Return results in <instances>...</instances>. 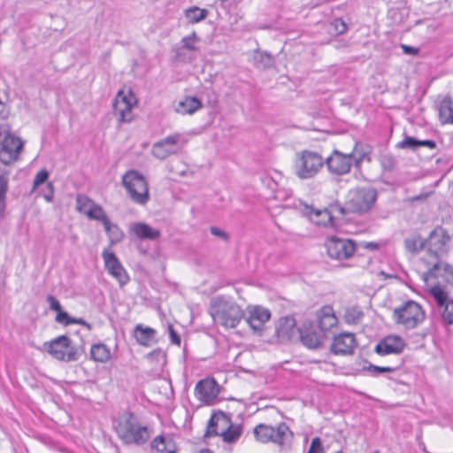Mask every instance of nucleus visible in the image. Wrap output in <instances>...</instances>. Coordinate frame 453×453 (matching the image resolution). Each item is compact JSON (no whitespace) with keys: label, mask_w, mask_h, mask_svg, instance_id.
Wrapping results in <instances>:
<instances>
[{"label":"nucleus","mask_w":453,"mask_h":453,"mask_svg":"<svg viewBox=\"0 0 453 453\" xmlns=\"http://www.w3.org/2000/svg\"><path fill=\"white\" fill-rule=\"evenodd\" d=\"M116 432L120 440L128 445H143L150 437L149 428L142 425L133 412H125L119 417Z\"/></svg>","instance_id":"1"},{"label":"nucleus","mask_w":453,"mask_h":453,"mask_svg":"<svg viewBox=\"0 0 453 453\" xmlns=\"http://www.w3.org/2000/svg\"><path fill=\"white\" fill-rule=\"evenodd\" d=\"M377 196L375 188L357 187L349 191L344 206L338 204L334 209L342 215L349 212L362 215L372 209Z\"/></svg>","instance_id":"2"},{"label":"nucleus","mask_w":453,"mask_h":453,"mask_svg":"<svg viewBox=\"0 0 453 453\" xmlns=\"http://www.w3.org/2000/svg\"><path fill=\"white\" fill-rule=\"evenodd\" d=\"M210 312L215 323L229 328L235 327L243 318L239 305L222 297L215 298L211 302Z\"/></svg>","instance_id":"3"},{"label":"nucleus","mask_w":453,"mask_h":453,"mask_svg":"<svg viewBox=\"0 0 453 453\" xmlns=\"http://www.w3.org/2000/svg\"><path fill=\"white\" fill-rule=\"evenodd\" d=\"M256 440L261 443H274L280 447L287 445L293 438V433L288 426L280 422L276 426L258 424L253 429Z\"/></svg>","instance_id":"4"},{"label":"nucleus","mask_w":453,"mask_h":453,"mask_svg":"<svg viewBox=\"0 0 453 453\" xmlns=\"http://www.w3.org/2000/svg\"><path fill=\"white\" fill-rule=\"evenodd\" d=\"M324 165L325 160L318 152L304 150L296 154L295 172L302 180L313 178Z\"/></svg>","instance_id":"5"},{"label":"nucleus","mask_w":453,"mask_h":453,"mask_svg":"<svg viewBox=\"0 0 453 453\" xmlns=\"http://www.w3.org/2000/svg\"><path fill=\"white\" fill-rule=\"evenodd\" d=\"M122 184L135 203L144 205L150 199L148 182L136 170L127 171L122 177Z\"/></svg>","instance_id":"6"},{"label":"nucleus","mask_w":453,"mask_h":453,"mask_svg":"<svg viewBox=\"0 0 453 453\" xmlns=\"http://www.w3.org/2000/svg\"><path fill=\"white\" fill-rule=\"evenodd\" d=\"M425 311L422 307L414 301H408L394 311L395 321L403 326L406 329H413L425 319Z\"/></svg>","instance_id":"7"},{"label":"nucleus","mask_w":453,"mask_h":453,"mask_svg":"<svg viewBox=\"0 0 453 453\" xmlns=\"http://www.w3.org/2000/svg\"><path fill=\"white\" fill-rule=\"evenodd\" d=\"M43 348L54 358L65 362L76 361L81 355L78 349L71 345V340L66 335H60L45 342Z\"/></svg>","instance_id":"8"},{"label":"nucleus","mask_w":453,"mask_h":453,"mask_svg":"<svg viewBox=\"0 0 453 453\" xmlns=\"http://www.w3.org/2000/svg\"><path fill=\"white\" fill-rule=\"evenodd\" d=\"M451 236L442 226H436L426 239V254L424 258L443 257L449 250Z\"/></svg>","instance_id":"9"},{"label":"nucleus","mask_w":453,"mask_h":453,"mask_svg":"<svg viewBox=\"0 0 453 453\" xmlns=\"http://www.w3.org/2000/svg\"><path fill=\"white\" fill-rule=\"evenodd\" d=\"M23 149L22 141L6 130H0V162L7 166L19 158Z\"/></svg>","instance_id":"10"},{"label":"nucleus","mask_w":453,"mask_h":453,"mask_svg":"<svg viewBox=\"0 0 453 453\" xmlns=\"http://www.w3.org/2000/svg\"><path fill=\"white\" fill-rule=\"evenodd\" d=\"M442 257L422 258L427 270L422 273L425 281L441 279L445 283H453V266L441 260Z\"/></svg>","instance_id":"11"},{"label":"nucleus","mask_w":453,"mask_h":453,"mask_svg":"<svg viewBox=\"0 0 453 453\" xmlns=\"http://www.w3.org/2000/svg\"><path fill=\"white\" fill-rule=\"evenodd\" d=\"M187 139L180 134H173L156 142L151 150L154 157L165 159L171 155L176 154L186 143Z\"/></svg>","instance_id":"12"},{"label":"nucleus","mask_w":453,"mask_h":453,"mask_svg":"<svg viewBox=\"0 0 453 453\" xmlns=\"http://www.w3.org/2000/svg\"><path fill=\"white\" fill-rule=\"evenodd\" d=\"M326 247L328 256L338 260L350 257L356 250V244L350 239L335 236L327 239Z\"/></svg>","instance_id":"13"},{"label":"nucleus","mask_w":453,"mask_h":453,"mask_svg":"<svg viewBox=\"0 0 453 453\" xmlns=\"http://www.w3.org/2000/svg\"><path fill=\"white\" fill-rule=\"evenodd\" d=\"M325 165L332 174L344 175L351 169L353 153H342L338 150H334L325 160Z\"/></svg>","instance_id":"14"},{"label":"nucleus","mask_w":453,"mask_h":453,"mask_svg":"<svg viewBox=\"0 0 453 453\" xmlns=\"http://www.w3.org/2000/svg\"><path fill=\"white\" fill-rule=\"evenodd\" d=\"M271 312L268 309L262 306H250L248 308L247 323L258 335H262L265 329V324L270 319Z\"/></svg>","instance_id":"15"},{"label":"nucleus","mask_w":453,"mask_h":453,"mask_svg":"<svg viewBox=\"0 0 453 453\" xmlns=\"http://www.w3.org/2000/svg\"><path fill=\"white\" fill-rule=\"evenodd\" d=\"M195 391L198 399L209 404L215 401L219 393V385L212 378L198 381L196 385Z\"/></svg>","instance_id":"16"},{"label":"nucleus","mask_w":453,"mask_h":453,"mask_svg":"<svg viewBox=\"0 0 453 453\" xmlns=\"http://www.w3.org/2000/svg\"><path fill=\"white\" fill-rule=\"evenodd\" d=\"M357 346L355 335L342 333L334 337L330 350L334 355H350Z\"/></svg>","instance_id":"17"},{"label":"nucleus","mask_w":453,"mask_h":453,"mask_svg":"<svg viewBox=\"0 0 453 453\" xmlns=\"http://www.w3.org/2000/svg\"><path fill=\"white\" fill-rule=\"evenodd\" d=\"M105 266L121 286L127 283L129 277L114 253L104 250L102 254Z\"/></svg>","instance_id":"18"},{"label":"nucleus","mask_w":453,"mask_h":453,"mask_svg":"<svg viewBox=\"0 0 453 453\" xmlns=\"http://www.w3.org/2000/svg\"><path fill=\"white\" fill-rule=\"evenodd\" d=\"M297 331L296 319L292 316L280 318L275 325V336L280 342L292 340Z\"/></svg>","instance_id":"19"},{"label":"nucleus","mask_w":453,"mask_h":453,"mask_svg":"<svg viewBox=\"0 0 453 453\" xmlns=\"http://www.w3.org/2000/svg\"><path fill=\"white\" fill-rule=\"evenodd\" d=\"M231 425L230 416L224 411H219L211 415L204 436H219L220 432H225Z\"/></svg>","instance_id":"20"},{"label":"nucleus","mask_w":453,"mask_h":453,"mask_svg":"<svg viewBox=\"0 0 453 453\" xmlns=\"http://www.w3.org/2000/svg\"><path fill=\"white\" fill-rule=\"evenodd\" d=\"M198 41L199 38L196 32L183 37L181 39V46L174 50L176 59L182 62L193 61L196 58V56L186 53V50L189 52H196L198 50V47L196 46V42Z\"/></svg>","instance_id":"21"},{"label":"nucleus","mask_w":453,"mask_h":453,"mask_svg":"<svg viewBox=\"0 0 453 453\" xmlns=\"http://www.w3.org/2000/svg\"><path fill=\"white\" fill-rule=\"evenodd\" d=\"M133 104L123 92H119L113 104V113L119 122H129L132 119Z\"/></svg>","instance_id":"22"},{"label":"nucleus","mask_w":453,"mask_h":453,"mask_svg":"<svg viewBox=\"0 0 453 453\" xmlns=\"http://www.w3.org/2000/svg\"><path fill=\"white\" fill-rule=\"evenodd\" d=\"M404 342L399 336H388L375 346V352L380 356L400 354L404 349Z\"/></svg>","instance_id":"23"},{"label":"nucleus","mask_w":453,"mask_h":453,"mask_svg":"<svg viewBox=\"0 0 453 453\" xmlns=\"http://www.w3.org/2000/svg\"><path fill=\"white\" fill-rule=\"evenodd\" d=\"M301 342L304 346L309 349H319L322 345L324 334L317 332L312 327H306L304 325L303 328L298 329Z\"/></svg>","instance_id":"24"},{"label":"nucleus","mask_w":453,"mask_h":453,"mask_svg":"<svg viewBox=\"0 0 453 453\" xmlns=\"http://www.w3.org/2000/svg\"><path fill=\"white\" fill-rule=\"evenodd\" d=\"M319 327L320 332L325 334L332 327L337 325L338 319L334 315V310L331 306H323L317 313Z\"/></svg>","instance_id":"25"},{"label":"nucleus","mask_w":453,"mask_h":453,"mask_svg":"<svg viewBox=\"0 0 453 453\" xmlns=\"http://www.w3.org/2000/svg\"><path fill=\"white\" fill-rule=\"evenodd\" d=\"M130 233L141 240H157L160 236V231L152 228L143 222L134 223L130 226Z\"/></svg>","instance_id":"26"},{"label":"nucleus","mask_w":453,"mask_h":453,"mask_svg":"<svg viewBox=\"0 0 453 453\" xmlns=\"http://www.w3.org/2000/svg\"><path fill=\"white\" fill-rule=\"evenodd\" d=\"M157 332L150 326H144L142 324L135 326L134 329V337L137 342L143 346H150L152 342H156Z\"/></svg>","instance_id":"27"},{"label":"nucleus","mask_w":453,"mask_h":453,"mask_svg":"<svg viewBox=\"0 0 453 453\" xmlns=\"http://www.w3.org/2000/svg\"><path fill=\"white\" fill-rule=\"evenodd\" d=\"M308 214L311 221L317 226H334L332 212L328 209L316 210L311 208Z\"/></svg>","instance_id":"28"},{"label":"nucleus","mask_w":453,"mask_h":453,"mask_svg":"<svg viewBox=\"0 0 453 453\" xmlns=\"http://www.w3.org/2000/svg\"><path fill=\"white\" fill-rule=\"evenodd\" d=\"M151 449L157 453H175L176 446L173 439L164 435H158L150 443Z\"/></svg>","instance_id":"29"},{"label":"nucleus","mask_w":453,"mask_h":453,"mask_svg":"<svg viewBox=\"0 0 453 453\" xmlns=\"http://www.w3.org/2000/svg\"><path fill=\"white\" fill-rule=\"evenodd\" d=\"M203 106L201 101L196 96H186L178 103L176 111L180 114H193Z\"/></svg>","instance_id":"30"},{"label":"nucleus","mask_w":453,"mask_h":453,"mask_svg":"<svg viewBox=\"0 0 453 453\" xmlns=\"http://www.w3.org/2000/svg\"><path fill=\"white\" fill-rule=\"evenodd\" d=\"M439 118L442 124H453V100L449 96L440 103Z\"/></svg>","instance_id":"31"},{"label":"nucleus","mask_w":453,"mask_h":453,"mask_svg":"<svg viewBox=\"0 0 453 453\" xmlns=\"http://www.w3.org/2000/svg\"><path fill=\"white\" fill-rule=\"evenodd\" d=\"M10 171L5 165H0V213L5 209L6 195L9 187Z\"/></svg>","instance_id":"32"},{"label":"nucleus","mask_w":453,"mask_h":453,"mask_svg":"<svg viewBox=\"0 0 453 453\" xmlns=\"http://www.w3.org/2000/svg\"><path fill=\"white\" fill-rule=\"evenodd\" d=\"M91 358L99 363H106L111 358V350L104 343H96L90 349Z\"/></svg>","instance_id":"33"},{"label":"nucleus","mask_w":453,"mask_h":453,"mask_svg":"<svg viewBox=\"0 0 453 453\" xmlns=\"http://www.w3.org/2000/svg\"><path fill=\"white\" fill-rule=\"evenodd\" d=\"M428 293L436 302L437 307L441 314V311H443L450 299L447 292L440 285H436L430 288Z\"/></svg>","instance_id":"34"},{"label":"nucleus","mask_w":453,"mask_h":453,"mask_svg":"<svg viewBox=\"0 0 453 453\" xmlns=\"http://www.w3.org/2000/svg\"><path fill=\"white\" fill-rule=\"evenodd\" d=\"M404 247L409 252L417 254L426 249V239H422L418 234L413 235L404 240Z\"/></svg>","instance_id":"35"},{"label":"nucleus","mask_w":453,"mask_h":453,"mask_svg":"<svg viewBox=\"0 0 453 453\" xmlns=\"http://www.w3.org/2000/svg\"><path fill=\"white\" fill-rule=\"evenodd\" d=\"M104 226L111 245L116 244L122 240L124 234L116 224L111 223L110 219H108L104 223Z\"/></svg>","instance_id":"36"},{"label":"nucleus","mask_w":453,"mask_h":453,"mask_svg":"<svg viewBox=\"0 0 453 453\" xmlns=\"http://www.w3.org/2000/svg\"><path fill=\"white\" fill-rule=\"evenodd\" d=\"M242 433V426L241 425H232L225 430V432H220L219 436H221L223 441L227 443L235 442L241 436Z\"/></svg>","instance_id":"37"},{"label":"nucleus","mask_w":453,"mask_h":453,"mask_svg":"<svg viewBox=\"0 0 453 453\" xmlns=\"http://www.w3.org/2000/svg\"><path fill=\"white\" fill-rule=\"evenodd\" d=\"M96 203L83 195H78L76 197V209L87 217L91 214L92 209L96 206Z\"/></svg>","instance_id":"38"},{"label":"nucleus","mask_w":453,"mask_h":453,"mask_svg":"<svg viewBox=\"0 0 453 453\" xmlns=\"http://www.w3.org/2000/svg\"><path fill=\"white\" fill-rule=\"evenodd\" d=\"M208 11L194 6L185 11V17L190 23H197L206 19Z\"/></svg>","instance_id":"39"},{"label":"nucleus","mask_w":453,"mask_h":453,"mask_svg":"<svg viewBox=\"0 0 453 453\" xmlns=\"http://www.w3.org/2000/svg\"><path fill=\"white\" fill-rule=\"evenodd\" d=\"M253 59L256 67L259 69H266L273 65V58L267 52L256 51Z\"/></svg>","instance_id":"40"},{"label":"nucleus","mask_w":453,"mask_h":453,"mask_svg":"<svg viewBox=\"0 0 453 453\" xmlns=\"http://www.w3.org/2000/svg\"><path fill=\"white\" fill-rule=\"evenodd\" d=\"M360 144L358 142H356L354 145L353 150L349 153H353V164L357 168H359L361 165V163L365 158L370 161V157H368L367 152L365 151H358V147Z\"/></svg>","instance_id":"41"},{"label":"nucleus","mask_w":453,"mask_h":453,"mask_svg":"<svg viewBox=\"0 0 453 453\" xmlns=\"http://www.w3.org/2000/svg\"><path fill=\"white\" fill-rule=\"evenodd\" d=\"M442 321L447 325H453V298H450L441 314Z\"/></svg>","instance_id":"42"},{"label":"nucleus","mask_w":453,"mask_h":453,"mask_svg":"<svg viewBox=\"0 0 453 453\" xmlns=\"http://www.w3.org/2000/svg\"><path fill=\"white\" fill-rule=\"evenodd\" d=\"M88 218L90 219L101 221L103 224L109 219L103 207L99 204H96V206L91 211V214H88Z\"/></svg>","instance_id":"43"},{"label":"nucleus","mask_w":453,"mask_h":453,"mask_svg":"<svg viewBox=\"0 0 453 453\" xmlns=\"http://www.w3.org/2000/svg\"><path fill=\"white\" fill-rule=\"evenodd\" d=\"M419 140L412 136H405V138L397 144L399 149H409L416 150L418 148Z\"/></svg>","instance_id":"44"},{"label":"nucleus","mask_w":453,"mask_h":453,"mask_svg":"<svg viewBox=\"0 0 453 453\" xmlns=\"http://www.w3.org/2000/svg\"><path fill=\"white\" fill-rule=\"evenodd\" d=\"M363 370L370 372L372 374L376 375L377 373L382 372H392L395 369L389 366H378L369 364L368 366H364Z\"/></svg>","instance_id":"45"},{"label":"nucleus","mask_w":453,"mask_h":453,"mask_svg":"<svg viewBox=\"0 0 453 453\" xmlns=\"http://www.w3.org/2000/svg\"><path fill=\"white\" fill-rule=\"evenodd\" d=\"M48 178L49 173L47 170L42 169L39 171L34 179L33 188H36L37 187L44 183L48 180Z\"/></svg>","instance_id":"46"},{"label":"nucleus","mask_w":453,"mask_h":453,"mask_svg":"<svg viewBox=\"0 0 453 453\" xmlns=\"http://www.w3.org/2000/svg\"><path fill=\"white\" fill-rule=\"evenodd\" d=\"M380 164L384 170L391 171L395 166L396 162L392 156L386 155L382 157Z\"/></svg>","instance_id":"47"},{"label":"nucleus","mask_w":453,"mask_h":453,"mask_svg":"<svg viewBox=\"0 0 453 453\" xmlns=\"http://www.w3.org/2000/svg\"><path fill=\"white\" fill-rule=\"evenodd\" d=\"M165 353L161 349H154L148 355L149 359H156L158 363L161 364L165 363Z\"/></svg>","instance_id":"48"},{"label":"nucleus","mask_w":453,"mask_h":453,"mask_svg":"<svg viewBox=\"0 0 453 453\" xmlns=\"http://www.w3.org/2000/svg\"><path fill=\"white\" fill-rule=\"evenodd\" d=\"M309 453H325L321 441L319 437L312 439L309 449Z\"/></svg>","instance_id":"49"},{"label":"nucleus","mask_w":453,"mask_h":453,"mask_svg":"<svg viewBox=\"0 0 453 453\" xmlns=\"http://www.w3.org/2000/svg\"><path fill=\"white\" fill-rule=\"evenodd\" d=\"M71 319H72V317H70L69 314L63 310L59 311L57 313L56 321L58 323L63 324L65 326H68V325H70V323L68 321Z\"/></svg>","instance_id":"50"},{"label":"nucleus","mask_w":453,"mask_h":453,"mask_svg":"<svg viewBox=\"0 0 453 453\" xmlns=\"http://www.w3.org/2000/svg\"><path fill=\"white\" fill-rule=\"evenodd\" d=\"M47 302L49 303L50 304V309L52 310V311H55L57 312H58L59 311L62 310V307H61V304L59 303V301L53 296H47Z\"/></svg>","instance_id":"51"},{"label":"nucleus","mask_w":453,"mask_h":453,"mask_svg":"<svg viewBox=\"0 0 453 453\" xmlns=\"http://www.w3.org/2000/svg\"><path fill=\"white\" fill-rule=\"evenodd\" d=\"M168 333L171 339L172 343L180 345V337L178 333L174 330L173 325H168Z\"/></svg>","instance_id":"52"},{"label":"nucleus","mask_w":453,"mask_h":453,"mask_svg":"<svg viewBox=\"0 0 453 453\" xmlns=\"http://www.w3.org/2000/svg\"><path fill=\"white\" fill-rule=\"evenodd\" d=\"M210 232L211 233V234L218 236L223 240L226 241L228 239V234L225 231L221 230L217 226H211Z\"/></svg>","instance_id":"53"},{"label":"nucleus","mask_w":453,"mask_h":453,"mask_svg":"<svg viewBox=\"0 0 453 453\" xmlns=\"http://www.w3.org/2000/svg\"><path fill=\"white\" fill-rule=\"evenodd\" d=\"M334 24L336 34L342 35L347 31V26L342 19H335Z\"/></svg>","instance_id":"54"},{"label":"nucleus","mask_w":453,"mask_h":453,"mask_svg":"<svg viewBox=\"0 0 453 453\" xmlns=\"http://www.w3.org/2000/svg\"><path fill=\"white\" fill-rule=\"evenodd\" d=\"M53 196H54L53 184L51 182H48L47 183V190L43 194V197L45 198L46 201L51 202L53 199Z\"/></svg>","instance_id":"55"},{"label":"nucleus","mask_w":453,"mask_h":453,"mask_svg":"<svg viewBox=\"0 0 453 453\" xmlns=\"http://www.w3.org/2000/svg\"><path fill=\"white\" fill-rule=\"evenodd\" d=\"M71 324H78V325H81L85 327H87L88 330L91 329V325L88 324L86 320H84L83 319L81 318H72L71 320L68 321Z\"/></svg>","instance_id":"56"},{"label":"nucleus","mask_w":453,"mask_h":453,"mask_svg":"<svg viewBox=\"0 0 453 453\" xmlns=\"http://www.w3.org/2000/svg\"><path fill=\"white\" fill-rule=\"evenodd\" d=\"M421 146L434 150L436 148V143L432 140H419L418 147Z\"/></svg>","instance_id":"57"},{"label":"nucleus","mask_w":453,"mask_h":453,"mask_svg":"<svg viewBox=\"0 0 453 453\" xmlns=\"http://www.w3.org/2000/svg\"><path fill=\"white\" fill-rule=\"evenodd\" d=\"M402 49L405 54L417 55L418 50L417 48L402 44Z\"/></svg>","instance_id":"58"},{"label":"nucleus","mask_w":453,"mask_h":453,"mask_svg":"<svg viewBox=\"0 0 453 453\" xmlns=\"http://www.w3.org/2000/svg\"><path fill=\"white\" fill-rule=\"evenodd\" d=\"M9 116L8 108L0 101V119H6Z\"/></svg>","instance_id":"59"},{"label":"nucleus","mask_w":453,"mask_h":453,"mask_svg":"<svg viewBox=\"0 0 453 453\" xmlns=\"http://www.w3.org/2000/svg\"><path fill=\"white\" fill-rule=\"evenodd\" d=\"M364 247H365V248H366V249H369V250H378V248H379V244H378V243H376V242H365V243L364 244Z\"/></svg>","instance_id":"60"},{"label":"nucleus","mask_w":453,"mask_h":453,"mask_svg":"<svg viewBox=\"0 0 453 453\" xmlns=\"http://www.w3.org/2000/svg\"><path fill=\"white\" fill-rule=\"evenodd\" d=\"M200 453H212V452L210 449H206L201 450Z\"/></svg>","instance_id":"61"},{"label":"nucleus","mask_w":453,"mask_h":453,"mask_svg":"<svg viewBox=\"0 0 453 453\" xmlns=\"http://www.w3.org/2000/svg\"><path fill=\"white\" fill-rule=\"evenodd\" d=\"M421 197L419 196L413 198V200H419Z\"/></svg>","instance_id":"62"},{"label":"nucleus","mask_w":453,"mask_h":453,"mask_svg":"<svg viewBox=\"0 0 453 453\" xmlns=\"http://www.w3.org/2000/svg\"><path fill=\"white\" fill-rule=\"evenodd\" d=\"M423 451H424V452H426V453H428V452L426 451V447H425V446L423 447Z\"/></svg>","instance_id":"63"},{"label":"nucleus","mask_w":453,"mask_h":453,"mask_svg":"<svg viewBox=\"0 0 453 453\" xmlns=\"http://www.w3.org/2000/svg\"><path fill=\"white\" fill-rule=\"evenodd\" d=\"M335 453H342V451L339 450V451H337V452H335Z\"/></svg>","instance_id":"64"}]
</instances>
